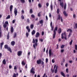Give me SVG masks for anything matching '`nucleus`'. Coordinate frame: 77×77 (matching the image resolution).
Returning a JSON list of instances; mask_svg holds the SVG:
<instances>
[{"label":"nucleus","mask_w":77,"mask_h":77,"mask_svg":"<svg viewBox=\"0 0 77 77\" xmlns=\"http://www.w3.org/2000/svg\"><path fill=\"white\" fill-rule=\"evenodd\" d=\"M37 64H41V59H40L39 60H37Z\"/></svg>","instance_id":"13"},{"label":"nucleus","mask_w":77,"mask_h":77,"mask_svg":"<svg viewBox=\"0 0 77 77\" xmlns=\"http://www.w3.org/2000/svg\"><path fill=\"white\" fill-rule=\"evenodd\" d=\"M69 31L70 32L69 33V35L68 36V39H69V38L70 37V36H71V32H72V30L71 29H69L67 30V32H68Z\"/></svg>","instance_id":"4"},{"label":"nucleus","mask_w":77,"mask_h":77,"mask_svg":"<svg viewBox=\"0 0 77 77\" xmlns=\"http://www.w3.org/2000/svg\"><path fill=\"white\" fill-rule=\"evenodd\" d=\"M61 19V21L62 23L63 22V19H62V17L60 16V14H58V17L57 18V20H60Z\"/></svg>","instance_id":"5"},{"label":"nucleus","mask_w":77,"mask_h":77,"mask_svg":"<svg viewBox=\"0 0 77 77\" xmlns=\"http://www.w3.org/2000/svg\"><path fill=\"white\" fill-rule=\"evenodd\" d=\"M26 22L27 23H30V20L29 18H28L26 20Z\"/></svg>","instance_id":"25"},{"label":"nucleus","mask_w":77,"mask_h":77,"mask_svg":"<svg viewBox=\"0 0 77 77\" xmlns=\"http://www.w3.org/2000/svg\"><path fill=\"white\" fill-rule=\"evenodd\" d=\"M14 69H17V67L16 66H14Z\"/></svg>","instance_id":"64"},{"label":"nucleus","mask_w":77,"mask_h":77,"mask_svg":"<svg viewBox=\"0 0 77 77\" xmlns=\"http://www.w3.org/2000/svg\"><path fill=\"white\" fill-rule=\"evenodd\" d=\"M38 6L39 8H41V4L40 3H39L38 5Z\"/></svg>","instance_id":"42"},{"label":"nucleus","mask_w":77,"mask_h":77,"mask_svg":"<svg viewBox=\"0 0 77 77\" xmlns=\"http://www.w3.org/2000/svg\"><path fill=\"white\" fill-rule=\"evenodd\" d=\"M44 35V31H42V36H43Z\"/></svg>","instance_id":"48"},{"label":"nucleus","mask_w":77,"mask_h":77,"mask_svg":"<svg viewBox=\"0 0 77 77\" xmlns=\"http://www.w3.org/2000/svg\"><path fill=\"white\" fill-rule=\"evenodd\" d=\"M4 48L5 49H7L8 51H10V53H12V50H11V48H10V47H8V45H5L4 46Z\"/></svg>","instance_id":"2"},{"label":"nucleus","mask_w":77,"mask_h":77,"mask_svg":"<svg viewBox=\"0 0 77 77\" xmlns=\"http://www.w3.org/2000/svg\"><path fill=\"white\" fill-rule=\"evenodd\" d=\"M57 70L55 69L54 71V73H57Z\"/></svg>","instance_id":"51"},{"label":"nucleus","mask_w":77,"mask_h":77,"mask_svg":"<svg viewBox=\"0 0 77 77\" xmlns=\"http://www.w3.org/2000/svg\"><path fill=\"white\" fill-rule=\"evenodd\" d=\"M39 23L40 24H42L43 23V20H41L40 21H39Z\"/></svg>","instance_id":"39"},{"label":"nucleus","mask_w":77,"mask_h":77,"mask_svg":"<svg viewBox=\"0 0 77 77\" xmlns=\"http://www.w3.org/2000/svg\"><path fill=\"white\" fill-rule=\"evenodd\" d=\"M2 63L4 65H6V60L5 59H4L2 61Z\"/></svg>","instance_id":"22"},{"label":"nucleus","mask_w":77,"mask_h":77,"mask_svg":"<svg viewBox=\"0 0 77 77\" xmlns=\"http://www.w3.org/2000/svg\"><path fill=\"white\" fill-rule=\"evenodd\" d=\"M25 68L26 69H27V64H26L25 66Z\"/></svg>","instance_id":"56"},{"label":"nucleus","mask_w":77,"mask_h":77,"mask_svg":"<svg viewBox=\"0 0 77 77\" xmlns=\"http://www.w3.org/2000/svg\"><path fill=\"white\" fill-rule=\"evenodd\" d=\"M5 24H9V23H8V21H6L5 22Z\"/></svg>","instance_id":"54"},{"label":"nucleus","mask_w":77,"mask_h":77,"mask_svg":"<svg viewBox=\"0 0 77 77\" xmlns=\"http://www.w3.org/2000/svg\"><path fill=\"white\" fill-rule=\"evenodd\" d=\"M69 63H72V60H69Z\"/></svg>","instance_id":"63"},{"label":"nucleus","mask_w":77,"mask_h":77,"mask_svg":"<svg viewBox=\"0 0 77 77\" xmlns=\"http://www.w3.org/2000/svg\"><path fill=\"white\" fill-rule=\"evenodd\" d=\"M57 13L59 14V12H60V10H59V9L58 8L57 9Z\"/></svg>","instance_id":"38"},{"label":"nucleus","mask_w":77,"mask_h":77,"mask_svg":"<svg viewBox=\"0 0 77 77\" xmlns=\"http://www.w3.org/2000/svg\"><path fill=\"white\" fill-rule=\"evenodd\" d=\"M64 38V39H65V40H67V38H66V36H65Z\"/></svg>","instance_id":"62"},{"label":"nucleus","mask_w":77,"mask_h":77,"mask_svg":"<svg viewBox=\"0 0 77 77\" xmlns=\"http://www.w3.org/2000/svg\"><path fill=\"white\" fill-rule=\"evenodd\" d=\"M26 36L27 37V38H28L29 36V33L28 32H26Z\"/></svg>","instance_id":"41"},{"label":"nucleus","mask_w":77,"mask_h":77,"mask_svg":"<svg viewBox=\"0 0 77 77\" xmlns=\"http://www.w3.org/2000/svg\"><path fill=\"white\" fill-rule=\"evenodd\" d=\"M45 60H46V63H47V62H48V58H46Z\"/></svg>","instance_id":"58"},{"label":"nucleus","mask_w":77,"mask_h":77,"mask_svg":"<svg viewBox=\"0 0 77 77\" xmlns=\"http://www.w3.org/2000/svg\"><path fill=\"white\" fill-rule=\"evenodd\" d=\"M66 3H65L64 5V8L65 9H66Z\"/></svg>","instance_id":"29"},{"label":"nucleus","mask_w":77,"mask_h":77,"mask_svg":"<svg viewBox=\"0 0 77 77\" xmlns=\"http://www.w3.org/2000/svg\"><path fill=\"white\" fill-rule=\"evenodd\" d=\"M51 11H53V5H51Z\"/></svg>","instance_id":"45"},{"label":"nucleus","mask_w":77,"mask_h":77,"mask_svg":"<svg viewBox=\"0 0 77 77\" xmlns=\"http://www.w3.org/2000/svg\"><path fill=\"white\" fill-rule=\"evenodd\" d=\"M3 26L4 27V28H6V26H7V25H6V24H5V23L3 25Z\"/></svg>","instance_id":"37"},{"label":"nucleus","mask_w":77,"mask_h":77,"mask_svg":"<svg viewBox=\"0 0 77 77\" xmlns=\"http://www.w3.org/2000/svg\"><path fill=\"white\" fill-rule=\"evenodd\" d=\"M9 68L10 69H11L12 68V66H11V65H10L9 66Z\"/></svg>","instance_id":"60"},{"label":"nucleus","mask_w":77,"mask_h":77,"mask_svg":"<svg viewBox=\"0 0 77 77\" xmlns=\"http://www.w3.org/2000/svg\"><path fill=\"white\" fill-rule=\"evenodd\" d=\"M35 69H33V67H32L31 69V73H32V74H35V71H34Z\"/></svg>","instance_id":"8"},{"label":"nucleus","mask_w":77,"mask_h":77,"mask_svg":"<svg viewBox=\"0 0 77 77\" xmlns=\"http://www.w3.org/2000/svg\"><path fill=\"white\" fill-rule=\"evenodd\" d=\"M16 36H17V33H16V32H15L14 34L13 37L14 38H16Z\"/></svg>","instance_id":"31"},{"label":"nucleus","mask_w":77,"mask_h":77,"mask_svg":"<svg viewBox=\"0 0 77 77\" xmlns=\"http://www.w3.org/2000/svg\"><path fill=\"white\" fill-rule=\"evenodd\" d=\"M38 16L39 17H41V12H39L38 13Z\"/></svg>","instance_id":"35"},{"label":"nucleus","mask_w":77,"mask_h":77,"mask_svg":"<svg viewBox=\"0 0 77 77\" xmlns=\"http://www.w3.org/2000/svg\"><path fill=\"white\" fill-rule=\"evenodd\" d=\"M22 53L23 51H20V56H21Z\"/></svg>","instance_id":"34"},{"label":"nucleus","mask_w":77,"mask_h":77,"mask_svg":"<svg viewBox=\"0 0 77 77\" xmlns=\"http://www.w3.org/2000/svg\"><path fill=\"white\" fill-rule=\"evenodd\" d=\"M4 44V43H3V42H2L1 43V44H0L1 49H2V45H3Z\"/></svg>","instance_id":"20"},{"label":"nucleus","mask_w":77,"mask_h":77,"mask_svg":"<svg viewBox=\"0 0 77 77\" xmlns=\"http://www.w3.org/2000/svg\"><path fill=\"white\" fill-rule=\"evenodd\" d=\"M31 17H32V18H35V15L33 14L31 15Z\"/></svg>","instance_id":"43"},{"label":"nucleus","mask_w":77,"mask_h":77,"mask_svg":"<svg viewBox=\"0 0 77 77\" xmlns=\"http://www.w3.org/2000/svg\"><path fill=\"white\" fill-rule=\"evenodd\" d=\"M35 31L33 30H32V35H35Z\"/></svg>","instance_id":"21"},{"label":"nucleus","mask_w":77,"mask_h":77,"mask_svg":"<svg viewBox=\"0 0 77 77\" xmlns=\"http://www.w3.org/2000/svg\"><path fill=\"white\" fill-rule=\"evenodd\" d=\"M61 74L63 76V77H65V74L63 72H61Z\"/></svg>","instance_id":"17"},{"label":"nucleus","mask_w":77,"mask_h":77,"mask_svg":"<svg viewBox=\"0 0 77 77\" xmlns=\"http://www.w3.org/2000/svg\"><path fill=\"white\" fill-rule=\"evenodd\" d=\"M11 45H12V46H14L15 44V42L14 41H13L11 42Z\"/></svg>","instance_id":"11"},{"label":"nucleus","mask_w":77,"mask_h":77,"mask_svg":"<svg viewBox=\"0 0 77 77\" xmlns=\"http://www.w3.org/2000/svg\"><path fill=\"white\" fill-rule=\"evenodd\" d=\"M32 43L33 44H34V43H35V39L33 38L32 40Z\"/></svg>","instance_id":"40"},{"label":"nucleus","mask_w":77,"mask_h":77,"mask_svg":"<svg viewBox=\"0 0 77 77\" xmlns=\"http://www.w3.org/2000/svg\"><path fill=\"white\" fill-rule=\"evenodd\" d=\"M7 39H9V33H8V34L7 35Z\"/></svg>","instance_id":"30"},{"label":"nucleus","mask_w":77,"mask_h":77,"mask_svg":"<svg viewBox=\"0 0 77 77\" xmlns=\"http://www.w3.org/2000/svg\"><path fill=\"white\" fill-rule=\"evenodd\" d=\"M21 18L22 20H24V17L23 15L21 16Z\"/></svg>","instance_id":"46"},{"label":"nucleus","mask_w":77,"mask_h":77,"mask_svg":"<svg viewBox=\"0 0 77 77\" xmlns=\"http://www.w3.org/2000/svg\"><path fill=\"white\" fill-rule=\"evenodd\" d=\"M2 30H0V38L2 37Z\"/></svg>","instance_id":"33"},{"label":"nucleus","mask_w":77,"mask_h":77,"mask_svg":"<svg viewBox=\"0 0 77 77\" xmlns=\"http://www.w3.org/2000/svg\"><path fill=\"white\" fill-rule=\"evenodd\" d=\"M22 65H23L24 66V65H26V63H24V61H23L22 62Z\"/></svg>","instance_id":"24"},{"label":"nucleus","mask_w":77,"mask_h":77,"mask_svg":"<svg viewBox=\"0 0 77 77\" xmlns=\"http://www.w3.org/2000/svg\"><path fill=\"white\" fill-rule=\"evenodd\" d=\"M13 77H17L16 73L14 74L13 75Z\"/></svg>","instance_id":"44"},{"label":"nucleus","mask_w":77,"mask_h":77,"mask_svg":"<svg viewBox=\"0 0 77 77\" xmlns=\"http://www.w3.org/2000/svg\"><path fill=\"white\" fill-rule=\"evenodd\" d=\"M62 32V30H61V28H59L58 30V33L60 34Z\"/></svg>","instance_id":"18"},{"label":"nucleus","mask_w":77,"mask_h":77,"mask_svg":"<svg viewBox=\"0 0 77 77\" xmlns=\"http://www.w3.org/2000/svg\"><path fill=\"white\" fill-rule=\"evenodd\" d=\"M74 28L75 29H77V23H75V25Z\"/></svg>","instance_id":"36"},{"label":"nucleus","mask_w":77,"mask_h":77,"mask_svg":"<svg viewBox=\"0 0 77 77\" xmlns=\"http://www.w3.org/2000/svg\"><path fill=\"white\" fill-rule=\"evenodd\" d=\"M17 55L19 56H20V51H18L17 52Z\"/></svg>","instance_id":"55"},{"label":"nucleus","mask_w":77,"mask_h":77,"mask_svg":"<svg viewBox=\"0 0 77 77\" xmlns=\"http://www.w3.org/2000/svg\"><path fill=\"white\" fill-rule=\"evenodd\" d=\"M64 47H65V45H62L60 46V48H62V49Z\"/></svg>","instance_id":"27"},{"label":"nucleus","mask_w":77,"mask_h":77,"mask_svg":"<svg viewBox=\"0 0 77 77\" xmlns=\"http://www.w3.org/2000/svg\"><path fill=\"white\" fill-rule=\"evenodd\" d=\"M12 9H13V5H11L10 7V10L11 13L12 12Z\"/></svg>","instance_id":"7"},{"label":"nucleus","mask_w":77,"mask_h":77,"mask_svg":"<svg viewBox=\"0 0 77 77\" xmlns=\"http://www.w3.org/2000/svg\"><path fill=\"white\" fill-rule=\"evenodd\" d=\"M63 14L66 17H67V16H68V14H66V12L65 11H63Z\"/></svg>","instance_id":"15"},{"label":"nucleus","mask_w":77,"mask_h":77,"mask_svg":"<svg viewBox=\"0 0 77 77\" xmlns=\"http://www.w3.org/2000/svg\"><path fill=\"white\" fill-rule=\"evenodd\" d=\"M39 35H40V34L39 32H36L35 35V38H38L39 36Z\"/></svg>","instance_id":"9"},{"label":"nucleus","mask_w":77,"mask_h":77,"mask_svg":"<svg viewBox=\"0 0 77 77\" xmlns=\"http://www.w3.org/2000/svg\"><path fill=\"white\" fill-rule=\"evenodd\" d=\"M46 5L47 6V7H48V6L49 5V3H48V2H47L46 3Z\"/></svg>","instance_id":"49"},{"label":"nucleus","mask_w":77,"mask_h":77,"mask_svg":"<svg viewBox=\"0 0 77 77\" xmlns=\"http://www.w3.org/2000/svg\"><path fill=\"white\" fill-rule=\"evenodd\" d=\"M14 29L13 28V26H11V33H13V32H14Z\"/></svg>","instance_id":"14"},{"label":"nucleus","mask_w":77,"mask_h":77,"mask_svg":"<svg viewBox=\"0 0 77 77\" xmlns=\"http://www.w3.org/2000/svg\"><path fill=\"white\" fill-rule=\"evenodd\" d=\"M11 18V16L10 15H9L7 17H6V19L8 20V19H9Z\"/></svg>","instance_id":"23"},{"label":"nucleus","mask_w":77,"mask_h":77,"mask_svg":"<svg viewBox=\"0 0 77 77\" xmlns=\"http://www.w3.org/2000/svg\"><path fill=\"white\" fill-rule=\"evenodd\" d=\"M41 65H44V63L43 61H42V63H41Z\"/></svg>","instance_id":"61"},{"label":"nucleus","mask_w":77,"mask_h":77,"mask_svg":"<svg viewBox=\"0 0 77 77\" xmlns=\"http://www.w3.org/2000/svg\"><path fill=\"white\" fill-rule=\"evenodd\" d=\"M26 29L27 30H28V32L29 33L30 32V29L29 28V26H27L26 27Z\"/></svg>","instance_id":"12"},{"label":"nucleus","mask_w":77,"mask_h":77,"mask_svg":"<svg viewBox=\"0 0 77 77\" xmlns=\"http://www.w3.org/2000/svg\"><path fill=\"white\" fill-rule=\"evenodd\" d=\"M20 2L22 3H25V0H20Z\"/></svg>","instance_id":"28"},{"label":"nucleus","mask_w":77,"mask_h":77,"mask_svg":"<svg viewBox=\"0 0 77 77\" xmlns=\"http://www.w3.org/2000/svg\"><path fill=\"white\" fill-rule=\"evenodd\" d=\"M75 50H77V45H75Z\"/></svg>","instance_id":"47"},{"label":"nucleus","mask_w":77,"mask_h":77,"mask_svg":"<svg viewBox=\"0 0 77 77\" xmlns=\"http://www.w3.org/2000/svg\"><path fill=\"white\" fill-rule=\"evenodd\" d=\"M30 27L31 29H33V27H34V26H33V24H31L30 25Z\"/></svg>","instance_id":"26"},{"label":"nucleus","mask_w":77,"mask_h":77,"mask_svg":"<svg viewBox=\"0 0 77 77\" xmlns=\"http://www.w3.org/2000/svg\"><path fill=\"white\" fill-rule=\"evenodd\" d=\"M18 10L17 9V8H15L14 9V14L15 15V16L16 17L17 15V13H18V11H17Z\"/></svg>","instance_id":"6"},{"label":"nucleus","mask_w":77,"mask_h":77,"mask_svg":"<svg viewBox=\"0 0 77 77\" xmlns=\"http://www.w3.org/2000/svg\"><path fill=\"white\" fill-rule=\"evenodd\" d=\"M66 72H67V73H68V69L67 68L66 69Z\"/></svg>","instance_id":"50"},{"label":"nucleus","mask_w":77,"mask_h":77,"mask_svg":"<svg viewBox=\"0 0 77 77\" xmlns=\"http://www.w3.org/2000/svg\"><path fill=\"white\" fill-rule=\"evenodd\" d=\"M35 42L34 44H33V47L34 48L35 50H36V47L38 46V39H35Z\"/></svg>","instance_id":"3"},{"label":"nucleus","mask_w":77,"mask_h":77,"mask_svg":"<svg viewBox=\"0 0 77 77\" xmlns=\"http://www.w3.org/2000/svg\"><path fill=\"white\" fill-rule=\"evenodd\" d=\"M52 24H53V23L51 21L50 23V26L51 28V30H52V31H53L54 27H53V26H52Z\"/></svg>","instance_id":"10"},{"label":"nucleus","mask_w":77,"mask_h":77,"mask_svg":"<svg viewBox=\"0 0 77 77\" xmlns=\"http://www.w3.org/2000/svg\"><path fill=\"white\" fill-rule=\"evenodd\" d=\"M63 51H64V49H61V53H63Z\"/></svg>","instance_id":"53"},{"label":"nucleus","mask_w":77,"mask_h":77,"mask_svg":"<svg viewBox=\"0 0 77 77\" xmlns=\"http://www.w3.org/2000/svg\"><path fill=\"white\" fill-rule=\"evenodd\" d=\"M72 40H71V41L69 42V45H72Z\"/></svg>","instance_id":"32"},{"label":"nucleus","mask_w":77,"mask_h":77,"mask_svg":"<svg viewBox=\"0 0 77 77\" xmlns=\"http://www.w3.org/2000/svg\"><path fill=\"white\" fill-rule=\"evenodd\" d=\"M73 18H75L76 17V15L75 14H74L73 15Z\"/></svg>","instance_id":"59"},{"label":"nucleus","mask_w":77,"mask_h":77,"mask_svg":"<svg viewBox=\"0 0 77 77\" xmlns=\"http://www.w3.org/2000/svg\"><path fill=\"white\" fill-rule=\"evenodd\" d=\"M60 5L61 6V7L63 8V2H60Z\"/></svg>","instance_id":"16"},{"label":"nucleus","mask_w":77,"mask_h":77,"mask_svg":"<svg viewBox=\"0 0 77 77\" xmlns=\"http://www.w3.org/2000/svg\"><path fill=\"white\" fill-rule=\"evenodd\" d=\"M57 30V26L55 27L54 30L53 31L54 33L53 34V39L55 38V36H56V31Z\"/></svg>","instance_id":"1"},{"label":"nucleus","mask_w":77,"mask_h":77,"mask_svg":"<svg viewBox=\"0 0 77 77\" xmlns=\"http://www.w3.org/2000/svg\"><path fill=\"white\" fill-rule=\"evenodd\" d=\"M63 33L64 35V36H66V32H64V33Z\"/></svg>","instance_id":"57"},{"label":"nucleus","mask_w":77,"mask_h":77,"mask_svg":"<svg viewBox=\"0 0 77 77\" xmlns=\"http://www.w3.org/2000/svg\"><path fill=\"white\" fill-rule=\"evenodd\" d=\"M32 12H33V10H32V9H30V13H32Z\"/></svg>","instance_id":"52"},{"label":"nucleus","mask_w":77,"mask_h":77,"mask_svg":"<svg viewBox=\"0 0 77 77\" xmlns=\"http://www.w3.org/2000/svg\"><path fill=\"white\" fill-rule=\"evenodd\" d=\"M49 56H51V50L50 49L49 50Z\"/></svg>","instance_id":"19"}]
</instances>
